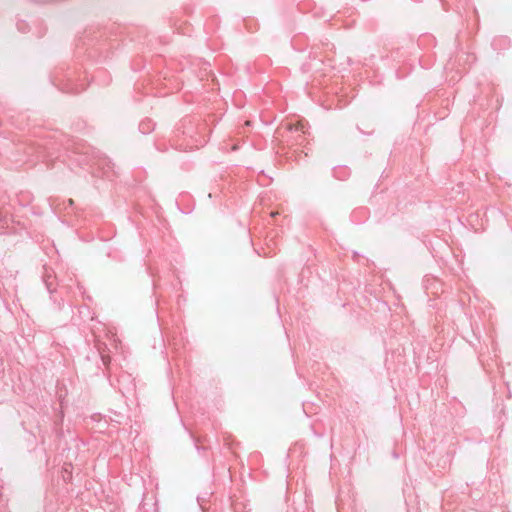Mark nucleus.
Returning a JSON list of instances; mask_svg holds the SVG:
<instances>
[{
	"mask_svg": "<svg viewBox=\"0 0 512 512\" xmlns=\"http://www.w3.org/2000/svg\"><path fill=\"white\" fill-rule=\"evenodd\" d=\"M43 282L50 295L56 291V277L49 272H46L43 276Z\"/></svg>",
	"mask_w": 512,
	"mask_h": 512,
	"instance_id": "1",
	"label": "nucleus"
},
{
	"mask_svg": "<svg viewBox=\"0 0 512 512\" xmlns=\"http://www.w3.org/2000/svg\"><path fill=\"white\" fill-rule=\"evenodd\" d=\"M340 171L347 172L345 167H342V166L334 167L333 168L334 176L338 179H345V175H343V176L339 175Z\"/></svg>",
	"mask_w": 512,
	"mask_h": 512,
	"instance_id": "3",
	"label": "nucleus"
},
{
	"mask_svg": "<svg viewBox=\"0 0 512 512\" xmlns=\"http://www.w3.org/2000/svg\"><path fill=\"white\" fill-rule=\"evenodd\" d=\"M339 173H340V174H339L340 176H343V175H345V176H346V174H347L346 172H343V171H340Z\"/></svg>",
	"mask_w": 512,
	"mask_h": 512,
	"instance_id": "4",
	"label": "nucleus"
},
{
	"mask_svg": "<svg viewBox=\"0 0 512 512\" xmlns=\"http://www.w3.org/2000/svg\"><path fill=\"white\" fill-rule=\"evenodd\" d=\"M154 127H155V124L151 120H149V119L143 120L139 124V131L142 134H149L150 132H152L154 130Z\"/></svg>",
	"mask_w": 512,
	"mask_h": 512,
	"instance_id": "2",
	"label": "nucleus"
}]
</instances>
